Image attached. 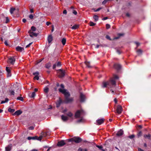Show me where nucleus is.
<instances>
[{"instance_id":"1","label":"nucleus","mask_w":151,"mask_h":151,"mask_svg":"<svg viewBox=\"0 0 151 151\" xmlns=\"http://www.w3.org/2000/svg\"><path fill=\"white\" fill-rule=\"evenodd\" d=\"M59 91L64 94L65 97L64 102L67 104L72 102L73 100V98H69L70 94L68 92L66 91V90L65 89H62L61 88L59 89Z\"/></svg>"},{"instance_id":"2","label":"nucleus","mask_w":151,"mask_h":151,"mask_svg":"<svg viewBox=\"0 0 151 151\" xmlns=\"http://www.w3.org/2000/svg\"><path fill=\"white\" fill-rule=\"evenodd\" d=\"M82 139L79 137H75L72 138L68 139V142H74L76 143H79L82 141Z\"/></svg>"},{"instance_id":"3","label":"nucleus","mask_w":151,"mask_h":151,"mask_svg":"<svg viewBox=\"0 0 151 151\" xmlns=\"http://www.w3.org/2000/svg\"><path fill=\"white\" fill-rule=\"evenodd\" d=\"M84 114L85 112L83 110H78L75 113V117L76 118H80L81 115H84Z\"/></svg>"},{"instance_id":"4","label":"nucleus","mask_w":151,"mask_h":151,"mask_svg":"<svg viewBox=\"0 0 151 151\" xmlns=\"http://www.w3.org/2000/svg\"><path fill=\"white\" fill-rule=\"evenodd\" d=\"M18 88V85L17 84H14L12 87V89L11 90L9 91V92L10 93V94L11 95H14V91H15V89H14L17 88Z\"/></svg>"},{"instance_id":"5","label":"nucleus","mask_w":151,"mask_h":151,"mask_svg":"<svg viewBox=\"0 0 151 151\" xmlns=\"http://www.w3.org/2000/svg\"><path fill=\"white\" fill-rule=\"evenodd\" d=\"M8 62L12 65H13L15 61V58L14 56L10 57L9 58Z\"/></svg>"},{"instance_id":"6","label":"nucleus","mask_w":151,"mask_h":151,"mask_svg":"<svg viewBox=\"0 0 151 151\" xmlns=\"http://www.w3.org/2000/svg\"><path fill=\"white\" fill-rule=\"evenodd\" d=\"M122 111L123 109L122 106L119 105H118L117 107L116 112L119 114H120L122 113Z\"/></svg>"},{"instance_id":"7","label":"nucleus","mask_w":151,"mask_h":151,"mask_svg":"<svg viewBox=\"0 0 151 151\" xmlns=\"http://www.w3.org/2000/svg\"><path fill=\"white\" fill-rule=\"evenodd\" d=\"M104 120L105 119L103 118L97 120L96 121V124L99 125H101L104 123Z\"/></svg>"},{"instance_id":"8","label":"nucleus","mask_w":151,"mask_h":151,"mask_svg":"<svg viewBox=\"0 0 151 151\" xmlns=\"http://www.w3.org/2000/svg\"><path fill=\"white\" fill-rule=\"evenodd\" d=\"M59 70L60 71L59 77L60 78H62L64 77L65 75V70L61 69H59Z\"/></svg>"},{"instance_id":"9","label":"nucleus","mask_w":151,"mask_h":151,"mask_svg":"<svg viewBox=\"0 0 151 151\" xmlns=\"http://www.w3.org/2000/svg\"><path fill=\"white\" fill-rule=\"evenodd\" d=\"M66 143H65L64 140H61L60 141H59L57 144V145L59 147H62L65 145Z\"/></svg>"},{"instance_id":"10","label":"nucleus","mask_w":151,"mask_h":151,"mask_svg":"<svg viewBox=\"0 0 151 151\" xmlns=\"http://www.w3.org/2000/svg\"><path fill=\"white\" fill-rule=\"evenodd\" d=\"M62 103V100L60 98H59V100H58L56 103V107L57 108L59 107L61 104Z\"/></svg>"},{"instance_id":"11","label":"nucleus","mask_w":151,"mask_h":151,"mask_svg":"<svg viewBox=\"0 0 151 151\" xmlns=\"http://www.w3.org/2000/svg\"><path fill=\"white\" fill-rule=\"evenodd\" d=\"M114 67L116 70L118 71L121 69V66L119 64L115 63L114 65Z\"/></svg>"},{"instance_id":"12","label":"nucleus","mask_w":151,"mask_h":151,"mask_svg":"<svg viewBox=\"0 0 151 151\" xmlns=\"http://www.w3.org/2000/svg\"><path fill=\"white\" fill-rule=\"evenodd\" d=\"M6 70L7 73V77H9L11 76V73L10 68L8 67H6Z\"/></svg>"},{"instance_id":"13","label":"nucleus","mask_w":151,"mask_h":151,"mask_svg":"<svg viewBox=\"0 0 151 151\" xmlns=\"http://www.w3.org/2000/svg\"><path fill=\"white\" fill-rule=\"evenodd\" d=\"M28 32L30 36L32 37H33V36L36 37L39 34L38 33H36L35 32H32L31 31V30L29 31Z\"/></svg>"},{"instance_id":"14","label":"nucleus","mask_w":151,"mask_h":151,"mask_svg":"<svg viewBox=\"0 0 151 151\" xmlns=\"http://www.w3.org/2000/svg\"><path fill=\"white\" fill-rule=\"evenodd\" d=\"M80 102H83L85 100V96L82 93H80Z\"/></svg>"},{"instance_id":"15","label":"nucleus","mask_w":151,"mask_h":151,"mask_svg":"<svg viewBox=\"0 0 151 151\" xmlns=\"http://www.w3.org/2000/svg\"><path fill=\"white\" fill-rule=\"evenodd\" d=\"M109 82V86H111V85L115 86L116 84V81L114 79H112Z\"/></svg>"},{"instance_id":"16","label":"nucleus","mask_w":151,"mask_h":151,"mask_svg":"<svg viewBox=\"0 0 151 151\" xmlns=\"http://www.w3.org/2000/svg\"><path fill=\"white\" fill-rule=\"evenodd\" d=\"M12 144H9L5 147V151H10L12 149Z\"/></svg>"},{"instance_id":"17","label":"nucleus","mask_w":151,"mask_h":151,"mask_svg":"<svg viewBox=\"0 0 151 151\" xmlns=\"http://www.w3.org/2000/svg\"><path fill=\"white\" fill-rule=\"evenodd\" d=\"M16 50L20 52H22L23 50H24V49L23 47H21L19 46H17L16 48Z\"/></svg>"},{"instance_id":"18","label":"nucleus","mask_w":151,"mask_h":151,"mask_svg":"<svg viewBox=\"0 0 151 151\" xmlns=\"http://www.w3.org/2000/svg\"><path fill=\"white\" fill-rule=\"evenodd\" d=\"M22 113V112L20 110H18L16 111L13 114V115H19L21 114Z\"/></svg>"},{"instance_id":"19","label":"nucleus","mask_w":151,"mask_h":151,"mask_svg":"<svg viewBox=\"0 0 151 151\" xmlns=\"http://www.w3.org/2000/svg\"><path fill=\"white\" fill-rule=\"evenodd\" d=\"M143 137L145 139H147L150 140L151 139V135L149 134H145L144 135Z\"/></svg>"},{"instance_id":"20","label":"nucleus","mask_w":151,"mask_h":151,"mask_svg":"<svg viewBox=\"0 0 151 151\" xmlns=\"http://www.w3.org/2000/svg\"><path fill=\"white\" fill-rule=\"evenodd\" d=\"M103 86H102L103 88H105L107 87V85L109 86V82L107 81L106 82H104L102 83Z\"/></svg>"},{"instance_id":"21","label":"nucleus","mask_w":151,"mask_h":151,"mask_svg":"<svg viewBox=\"0 0 151 151\" xmlns=\"http://www.w3.org/2000/svg\"><path fill=\"white\" fill-rule=\"evenodd\" d=\"M123 134V131L122 129L120 130L116 133V135L118 136H120Z\"/></svg>"},{"instance_id":"22","label":"nucleus","mask_w":151,"mask_h":151,"mask_svg":"<svg viewBox=\"0 0 151 151\" xmlns=\"http://www.w3.org/2000/svg\"><path fill=\"white\" fill-rule=\"evenodd\" d=\"M53 37L51 35H49L47 37V40L49 43H50L52 40Z\"/></svg>"},{"instance_id":"23","label":"nucleus","mask_w":151,"mask_h":151,"mask_svg":"<svg viewBox=\"0 0 151 151\" xmlns=\"http://www.w3.org/2000/svg\"><path fill=\"white\" fill-rule=\"evenodd\" d=\"M61 119L63 121H66L68 120V118L66 116H65L63 115H62L61 116Z\"/></svg>"},{"instance_id":"24","label":"nucleus","mask_w":151,"mask_h":151,"mask_svg":"<svg viewBox=\"0 0 151 151\" xmlns=\"http://www.w3.org/2000/svg\"><path fill=\"white\" fill-rule=\"evenodd\" d=\"M52 65V64L50 62H48L45 65V67L47 68V69H49Z\"/></svg>"},{"instance_id":"25","label":"nucleus","mask_w":151,"mask_h":151,"mask_svg":"<svg viewBox=\"0 0 151 151\" xmlns=\"http://www.w3.org/2000/svg\"><path fill=\"white\" fill-rule=\"evenodd\" d=\"M37 138V136L33 137H29L27 138V139L29 140H30L31 139L36 140Z\"/></svg>"},{"instance_id":"26","label":"nucleus","mask_w":151,"mask_h":151,"mask_svg":"<svg viewBox=\"0 0 151 151\" xmlns=\"http://www.w3.org/2000/svg\"><path fill=\"white\" fill-rule=\"evenodd\" d=\"M142 50L140 49H139L136 51L138 55H141L142 54Z\"/></svg>"},{"instance_id":"27","label":"nucleus","mask_w":151,"mask_h":151,"mask_svg":"<svg viewBox=\"0 0 151 151\" xmlns=\"http://www.w3.org/2000/svg\"><path fill=\"white\" fill-rule=\"evenodd\" d=\"M79 25L76 24H75L71 27V29H76L79 27Z\"/></svg>"},{"instance_id":"28","label":"nucleus","mask_w":151,"mask_h":151,"mask_svg":"<svg viewBox=\"0 0 151 151\" xmlns=\"http://www.w3.org/2000/svg\"><path fill=\"white\" fill-rule=\"evenodd\" d=\"M66 39L65 38H63L61 40V42L63 45H65L66 42Z\"/></svg>"},{"instance_id":"29","label":"nucleus","mask_w":151,"mask_h":151,"mask_svg":"<svg viewBox=\"0 0 151 151\" xmlns=\"http://www.w3.org/2000/svg\"><path fill=\"white\" fill-rule=\"evenodd\" d=\"M15 110L14 109H12L10 107H9L8 109V111L11 113H13L15 111Z\"/></svg>"},{"instance_id":"30","label":"nucleus","mask_w":151,"mask_h":151,"mask_svg":"<svg viewBox=\"0 0 151 151\" xmlns=\"http://www.w3.org/2000/svg\"><path fill=\"white\" fill-rule=\"evenodd\" d=\"M93 18L95 20V21L96 22L98 20L99 17L97 15H94L93 17Z\"/></svg>"},{"instance_id":"31","label":"nucleus","mask_w":151,"mask_h":151,"mask_svg":"<svg viewBox=\"0 0 151 151\" xmlns=\"http://www.w3.org/2000/svg\"><path fill=\"white\" fill-rule=\"evenodd\" d=\"M35 96V92H33L32 93L29 94V96L31 98H34Z\"/></svg>"},{"instance_id":"32","label":"nucleus","mask_w":151,"mask_h":151,"mask_svg":"<svg viewBox=\"0 0 151 151\" xmlns=\"http://www.w3.org/2000/svg\"><path fill=\"white\" fill-rule=\"evenodd\" d=\"M85 63L86 66L88 68H91V67L90 65V63L88 62H86Z\"/></svg>"},{"instance_id":"33","label":"nucleus","mask_w":151,"mask_h":151,"mask_svg":"<svg viewBox=\"0 0 151 151\" xmlns=\"http://www.w3.org/2000/svg\"><path fill=\"white\" fill-rule=\"evenodd\" d=\"M142 135V132L141 131H139L137 134V135L138 138L141 137Z\"/></svg>"},{"instance_id":"34","label":"nucleus","mask_w":151,"mask_h":151,"mask_svg":"<svg viewBox=\"0 0 151 151\" xmlns=\"http://www.w3.org/2000/svg\"><path fill=\"white\" fill-rule=\"evenodd\" d=\"M15 10V8H11L10 9V12L11 14L13 13L14 12Z\"/></svg>"},{"instance_id":"35","label":"nucleus","mask_w":151,"mask_h":151,"mask_svg":"<svg viewBox=\"0 0 151 151\" xmlns=\"http://www.w3.org/2000/svg\"><path fill=\"white\" fill-rule=\"evenodd\" d=\"M17 100H20L21 101H23L24 100L23 98L21 96L17 97Z\"/></svg>"},{"instance_id":"36","label":"nucleus","mask_w":151,"mask_h":151,"mask_svg":"<svg viewBox=\"0 0 151 151\" xmlns=\"http://www.w3.org/2000/svg\"><path fill=\"white\" fill-rule=\"evenodd\" d=\"M44 92L45 93H47L49 91V88L46 87L44 89Z\"/></svg>"},{"instance_id":"37","label":"nucleus","mask_w":151,"mask_h":151,"mask_svg":"<svg viewBox=\"0 0 151 151\" xmlns=\"http://www.w3.org/2000/svg\"><path fill=\"white\" fill-rule=\"evenodd\" d=\"M66 114L69 117H71L73 115V114L70 112H69L67 114Z\"/></svg>"},{"instance_id":"38","label":"nucleus","mask_w":151,"mask_h":151,"mask_svg":"<svg viewBox=\"0 0 151 151\" xmlns=\"http://www.w3.org/2000/svg\"><path fill=\"white\" fill-rule=\"evenodd\" d=\"M56 63L57 67L60 66L61 65V63L60 62H58L57 63Z\"/></svg>"},{"instance_id":"39","label":"nucleus","mask_w":151,"mask_h":151,"mask_svg":"<svg viewBox=\"0 0 151 151\" xmlns=\"http://www.w3.org/2000/svg\"><path fill=\"white\" fill-rule=\"evenodd\" d=\"M81 119H79L77 121V123H80L81 122H82L83 121V118L82 117H81Z\"/></svg>"},{"instance_id":"40","label":"nucleus","mask_w":151,"mask_h":151,"mask_svg":"<svg viewBox=\"0 0 151 151\" xmlns=\"http://www.w3.org/2000/svg\"><path fill=\"white\" fill-rule=\"evenodd\" d=\"M95 25H96L95 23H94L92 22H90V25L91 26H94Z\"/></svg>"},{"instance_id":"41","label":"nucleus","mask_w":151,"mask_h":151,"mask_svg":"<svg viewBox=\"0 0 151 151\" xmlns=\"http://www.w3.org/2000/svg\"><path fill=\"white\" fill-rule=\"evenodd\" d=\"M135 137V135L134 134H132L131 135L129 136H128V138L130 139H132L133 138Z\"/></svg>"},{"instance_id":"42","label":"nucleus","mask_w":151,"mask_h":151,"mask_svg":"<svg viewBox=\"0 0 151 151\" xmlns=\"http://www.w3.org/2000/svg\"><path fill=\"white\" fill-rule=\"evenodd\" d=\"M31 30L33 31H35L36 30V28L34 26H32L31 27Z\"/></svg>"},{"instance_id":"43","label":"nucleus","mask_w":151,"mask_h":151,"mask_svg":"<svg viewBox=\"0 0 151 151\" xmlns=\"http://www.w3.org/2000/svg\"><path fill=\"white\" fill-rule=\"evenodd\" d=\"M118 35H119V36L115 37V39H119L120 36H122L123 35V34H121V33H119V34H118Z\"/></svg>"},{"instance_id":"44","label":"nucleus","mask_w":151,"mask_h":151,"mask_svg":"<svg viewBox=\"0 0 151 151\" xmlns=\"http://www.w3.org/2000/svg\"><path fill=\"white\" fill-rule=\"evenodd\" d=\"M113 79H114V80L115 79H117L119 78V77L117 75H114L113 76Z\"/></svg>"},{"instance_id":"45","label":"nucleus","mask_w":151,"mask_h":151,"mask_svg":"<svg viewBox=\"0 0 151 151\" xmlns=\"http://www.w3.org/2000/svg\"><path fill=\"white\" fill-rule=\"evenodd\" d=\"M42 136H40L38 137H37V139H36V140L40 141L42 139Z\"/></svg>"},{"instance_id":"46","label":"nucleus","mask_w":151,"mask_h":151,"mask_svg":"<svg viewBox=\"0 0 151 151\" xmlns=\"http://www.w3.org/2000/svg\"><path fill=\"white\" fill-rule=\"evenodd\" d=\"M33 74L34 75V76H36V75H39V73L38 72V71H37V72H35V73H33Z\"/></svg>"},{"instance_id":"47","label":"nucleus","mask_w":151,"mask_h":151,"mask_svg":"<svg viewBox=\"0 0 151 151\" xmlns=\"http://www.w3.org/2000/svg\"><path fill=\"white\" fill-rule=\"evenodd\" d=\"M96 146L99 149L101 150H102V149L103 148V147L101 145L99 146V145H97Z\"/></svg>"},{"instance_id":"48","label":"nucleus","mask_w":151,"mask_h":151,"mask_svg":"<svg viewBox=\"0 0 151 151\" xmlns=\"http://www.w3.org/2000/svg\"><path fill=\"white\" fill-rule=\"evenodd\" d=\"M106 38L108 40H111V39L110 38V36L108 35H106Z\"/></svg>"},{"instance_id":"49","label":"nucleus","mask_w":151,"mask_h":151,"mask_svg":"<svg viewBox=\"0 0 151 151\" xmlns=\"http://www.w3.org/2000/svg\"><path fill=\"white\" fill-rule=\"evenodd\" d=\"M34 79L38 80L39 79V77L38 75H36L34 77Z\"/></svg>"},{"instance_id":"50","label":"nucleus","mask_w":151,"mask_h":151,"mask_svg":"<svg viewBox=\"0 0 151 151\" xmlns=\"http://www.w3.org/2000/svg\"><path fill=\"white\" fill-rule=\"evenodd\" d=\"M106 27L107 29H109L110 27V25L109 24H106Z\"/></svg>"},{"instance_id":"51","label":"nucleus","mask_w":151,"mask_h":151,"mask_svg":"<svg viewBox=\"0 0 151 151\" xmlns=\"http://www.w3.org/2000/svg\"><path fill=\"white\" fill-rule=\"evenodd\" d=\"M9 19L8 17H6V21H5V23H8L9 22Z\"/></svg>"},{"instance_id":"52","label":"nucleus","mask_w":151,"mask_h":151,"mask_svg":"<svg viewBox=\"0 0 151 151\" xmlns=\"http://www.w3.org/2000/svg\"><path fill=\"white\" fill-rule=\"evenodd\" d=\"M5 29H3L2 30V34L3 35H5V34H6L5 33Z\"/></svg>"},{"instance_id":"53","label":"nucleus","mask_w":151,"mask_h":151,"mask_svg":"<svg viewBox=\"0 0 151 151\" xmlns=\"http://www.w3.org/2000/svg\"><path fill=\"white\" fill-rule=\"evenodd\" d=\"M32 42H31L29 43L28 45H27L26 47V48H28L32 44Z\"/></svg>"},{"instance_id":"54","label":"nucleus","mask_w":151,"mask_h":151,"mask_svg":"<svg viewBox=\"0 0 151 151\" xmlns=\"http://www.w3.org/2000/svg\"><path fill=\"white\" fill-rule=\"evenodd\" d=\"M34 16L32 14H30L29 15V17L31 19H32L33 18Z\"/></svg>"},{"instance_id":"55","label":"nucleus","mask_w":151,"mask_h":151,"mask_svg":"<svg viewBox=\"0 0 151 151\" xmlns=\"http://www.w3.org/2000/svg\"><path fill=\"white\" fill-rule=\"evenodd\" d=\"M107 2L106 0H104L102 2V4L103 5L105 4Z\"/></svg>"},{"instance_id":"56","label":"nucleus","mask_w":151,"mask_h":151,"mask_svg":"<svg viewBox=\"0 0 151 151\" xmlns=\"http://www.w3.org/2000/svg\"><path fill=\"white\" fill-rule=\"evenodd\" d=\"M101 9H102L100 7V8H98L96 10L94 9V10L95 12H98V11H99V10H100Z\"/></svg>"},{"instance_id":"57","label":"nucleus","mask_w":151,"mask_h":151,"mask_svg":"<svg viewBox=\"0 0 151 151\" xmlns=\"http://www.w3.org/2000/svg\"><path fill=\"white\" fill-rule=\"evenodd\" d=\"M56 66H57L56 63H55V64H53V67H52L53 69H55L56 68Z\"/></svg>"},{"instance_id":"58","label":"nucleus","mask_w":151,"mask_h":151,"mask_svg":"<svg viewBox=\"0 0 151 151\" xmlns=\"http://www.w3.org/2000/svg\"><path fill=\"white\" fill-rule=\"evenodd\" d=\"M135 43L137 45L136 48L140 45V43L137 42H135Z\"/></svg>"},{"instance_id":"59","label":"nucleus","mask_w":151,"mask_h":151,"mask_svg":"<svg viewBox=\"0 0 151 151\" xmlns=\"http://www.w3.org/2000/svg\"><path fill=\"white\" fill-rule=\"evenodd\" d=\"M29 128L30 130H33L34 129V127L33 126H30L29 127Z\"/></svg>"},{"instance_id":"60","label":"nucleus","mask_w":151,"mask_h":151,"mask_svg":"<svg viewBox=\"0 0 151 151\" xmlns=\"http://www.w3.org/2000/svg\"><path fill=\"white\" fill-rule=\"evenodd\" d=\"M14 89L15 90V91H20V89L19 88L18 86V88H14Z\"/></svg>"},{"instance_id":"61","label":"nucleus","mask_w":151,"mask_h":151,"mask_svg":"<svg viewBox=\"0 0 151 151\" xmlns=\"http://www.w3.org/2000/svg\"><path fill=\"white\" fill-rule=\"evenodd\" d=\"M73 13L75 15H76L77 14V12H76V11L75 10H73Z\"/></svg>"},{"instance_id":"62","label":"nucleus","mask_w":151,"mask_h":151,"mask_svg":"<svg viewBox=\"0 0 151 151\" xmlns=\"http://www.w3.org/2000/svg\"><path fill=\"white\" fill-rule=\"evenodd\" d=\"M4 43L6 46H8L9 45V44L8 43L7 41H5V42H4Z\"/></svg>"},{"instance_id":"63","label":"nucleus","mask_w":151,"mask_h":151,"mask_svg":"<svg viewBox=\"0 0 151 151\" xmlns=\"http://www.w3.org/2000/svg\"><path fill=\"white\" fill-rule=\"evenodd\" d=\"M63 13L64 14H67V11L66 10H64L63 11Z\"/></svg>"},{"instance_id":"64","label":"nucleus","mask_w":151,"mask_h":151,"mask_svg":"<svg viewBox=\"0 0 151 151\" xmlns=\"http://www.w3.org/2000/svg\"><path fill=\"white\" fill-rule=\"evenodd\" d=\"M83 149L81 148V147H80L78 149V151H83Z\"/></svg>"}]
</instances>
